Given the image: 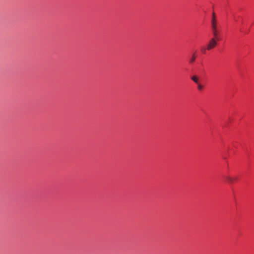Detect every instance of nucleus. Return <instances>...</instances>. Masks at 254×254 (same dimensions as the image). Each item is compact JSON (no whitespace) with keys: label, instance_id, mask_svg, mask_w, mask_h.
Masks as SVG:
<instances>
[{"label":"nucleus","instance_id":"7","mask_svg":"<svg viewBox=\"0 0 254 254\" xmlns=\"http://www.w3.org/2000/svg\"><path fill=\"white\" fill-rule=\"evenodd\" d=\"M234 20H235L236 22V21H237V19L236 18V17H235V16H234Z\"/></svg>","mask_w":254,"mask_h":254},{"label":"nucleus","instance_id":"3","mask_svg":"<svg viewBox=\"0 0 254 254\" xmlns=\"http://www.w3.org/2000/svg\"><path fill=\"white\" fill-rule=\"evenodd\" d=\"M225 179L228 181V182L230 184L233 183L235 181L237 180V177H231L230 176H225Z\"/></svg>","mask_w":254,"mask_h":254},{"label":"nucleus","instance_id":"5","mask_svg":"<svg viewBox=\"0 0 254 254\" xmlns=\"http://www.w3.org/2000/svg\"><path fill=\"white\" fill-rule=\"evenodd\" d=\"M191 79L196 84H198V77L196 76H192L191 77Z\"/></svg>","mask_w":254,"mask_h":254},{"label":"nucleus","instance_id":"1","mask_svg":"<svg viewBox=\"0 0 254 254\" xmlns=\"http://www.w3.org/2000/svg\"><path fill=\"white\" fill-rule=\"evenodd\" d=\"M211 27L212 33L213 36L217 37L219 35V32L217 30V21L215 18V13L213 12L211 20Z\"/></svg>","mask_w":254,"mask_h":254},{"label":"nucleus","instance_id":"2","mask_svg":"<svg viewBox=\"0 0 254 254\" xmlns=\"http://www.w3.org/2000/svg\"><path fill=\"white\" fill-rule=\"evenodd\" d=\"M219 40V35L217 37L213 36L208 42L206 46V49L207 50H211L215 48L217 45V42Z\"/></svg>","mask_w":254,"mask_h":254},{"label":"nucleus","instance_id":"6","mask_svg":"<svg viewBox=\"0 0 254 254\" xmlns=\"http://www.w3.org/2000/svg\"><path fill=\"white\" fill-rule=\"evenodd\" d=\"M197 84V88H198V89L199 90H201L203 89V86L202 85H201L200 84H198V83Z\"/></svg>","mask_w":254,"mask_h":254},{"label":"nucleus","instance_id":"4","mask_svg":"<svg viewBox=\"0 0 254 254\" xmlns=\"http://www.w3.org/2000/svg\"><path fill=\"white\" fill-rule=\"evenodd\" d=\"M196 57V56L195 53H193V54H192L191 57L189 59V63L190 64H192L194 62Z\"/></svg>","mask_w":254,"mask_h":254}]
</instances>
